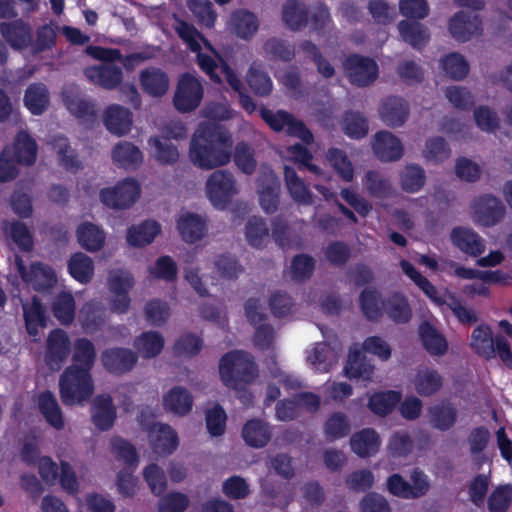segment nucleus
Instances as JSON below:
<instances>
[{"instance_id": "obj_4", "label": "nucleus", "mask_w": 512, "mask_h": 512, "mask_svg": "<svg viewBox=\"0 0 512 512\" xmlns=\"http://www.w3.org/2000/svg\"><path fill=\"white\" fill-rule=\"evenodd\" d=\"M260 116L265 123L275 132L285 131L291 137L299 138L306 145L314 142V136L306 124L296 119L291 113L285 110H272L261 107Z\"/></svg>"}, {"instance_id": "obj_55", "label": "nucleus", "mask_w": 512, "mask_h": 512, "mask_svg": "<svg viewBox=\"0 0 512 512\" xmlns=\"http://www.w3.org/2000/svg\"><path fill=\"white\" fill-rule=\"evenodd\" d=\"M400 267L402 271L417 285V287L432 301L437 304H441L442 300L438 296L436 287L430 282V280L423 276L414 265L408 260H401Z\"/></svg>"}, {"instance_id": "obj_35", "label": "nucleus", "mask_w": 512, "mask_h": 512, "mask_svg": "<svg viewBox=\"0 0 512 512\" xmlns=\"http://www.w3.org/2000/svg\"><path fill=\"white\" fill-rule=\"evenodd\" d=\"M430 425L439 431H448L457 422L458 412L450 402H441L428 409Z\"/></svg>"}, {"instance_id": "obj_30", "label": "nucleus", "mask_w": 512, "mask_h": 512, "mask_svg": "<svg viewBox=\"0 0 512 512\" xmlns=\"http://www.w3.org/2000/svg\"><path fill=\"white\" fill-rule=\"evenodd\" d=\"M419 337L424 349L432 356H443L448 350L446 338L428 321L420 324Z\"/></svg>"}, {"instance_id": "obj_54", "label": "nucleus", "mask_w": 512, "mask_h": 512, "mask_svg": "<svg viewBox=\"0 0 512 512\" xmlns=\"http://www.w3.org/2000/svg\"><path fill=\"white\" fill-rule=\"evenodd\" d=\"M112 159L119 167L128 168L141 164L143 154L136 145L130 142H121L113 148Z\"/></svg>"}, {"instance_id": "obj_25", "label": "nucleus", "mask_w": 512, "mask_h": 512, "mask_svg": "<svg viewBox=\"0 0 512 512\" xmlns=\"http://www.w3.org/2000/svg\"><path fill=\"white\" fill-rule=\"evenodd\" d=\"M103 121L109 132L123 136L131 130L132 112L121 105L112 104L106 108Z\"/></svg>"}, {"instance_id": "obj_61", "label": "nucleus", "mask_w": 512, "mask_h": 512, "mask_svg": "<svg viewBox=\"0 0 512 512\" xmlns=\"http://www.w3.org/2000/svg\"><path fill=\"white\" fill-rule=\"evenodd\" d=\"M342 129L352 139L364 138L369 130L367 118L357 111H348L342 119Z\"/></svg>"}, {"instance_id": "obj_48", "label": "nucleus", "mask_w": 512, "mask_h": 512, "mask_svg": "<svg viewBox=\"0 0 512 512\" xmlns=\"http://www.w3.org/2000/svg\"><path fill=\"white\" fill-rule=\"evenodd\" d=\"M96 358V349L91 340L82 337L74 341L71 365H77L81 369L91 372Z\"/></svg>"}, {"instance_id": "obj_38", "label": "nucleus", "mask_w": 512, "mask_h": 512, "mask_svg": "<svg viewBox=\"0 0 512 512\" xmlns=\"http://www.w3.org/2000/svg\"><path fill=\"white\" fill-rule=\"evenodd\" d=\"M415 391L422 397H430L443 387V377L431 368L419 369L413 379Z\"/></svg>"}, {"instance_id": "obj_43", "label": "nucleus", "mask_w": 512, "mask_h": 512, "mask_svg": "<svg viewBox=\"0 0 512 512\" xmlns=\"http://www.w3.org/2000/svg\"><path fill=\"white\" fill-rule=\"evenodd\" d=\"M242 437L248 446L262 448L270 441L271 430L268 423L260 419H251L244 424Z\"/></svg>"}, {"instance_id": "obj_52", "label": "nucleus", "mask_w": 512, "mask_h": 512, "mask_svg": "<svg viewBox=\"0 0 512 512\" xmlns=\"http://www.w3.org/2000/svg\"><path fill=\"white\" fill-rule=\"evenodd\" d=\"M174 29L179 38L187 44L191 52H197L201 50L199 40H201L208 49L214 51L211 43L196 29L193 24H190L183 19L177 18Z\"/></svg>"}, {"instance_id": "obj_41", "label": "nucleus", "mask_w": 512, "mask_h": 512, "mask_svg": "<svg viewBox=\"0 0 512 512\" xmlns=\"http://www.w3.org/2000/svg\"><path fill=\"white\" fill-rule=\"evenodd\" d=\"M161 226L154 220H145L139 225H132L127 231V242L133 247H144L153 242L160 233Z\"/></svg>"}, {"instance_id": "obj_47", "label": "nucleus", "mask_w": 512, "mask_h": 512, "mask_svg": "<svg viewBox=\"0 0 512 512\" xmlns=\"http://www.w3.org/2000/svg\"><path fill=\"white\" fill-rule=\"evenodd\" d=\"M344 371L345 375L350 379L371 381L374 366L366 360L365 355L361 351L355 350L349 353Z\"/></svg>"}, {"instance_id": "obj_17", "label": "nucleus", "mask_w": 512, "mask_h": 512, "mask_svg": "<svg viewBox=\"0 0 512 512\" xmlns=\"http://www.w3.org/2000/svg\"><path fill=\"white\" fill-rule=\"evenodd\" d=\"M280 188V181L273 171L259 177V202L266 213L271 214L277 211L280 202Z\"/></svg>"}, {"instance_id": "obj_12", "label": "nucleus", "mask_w": 512, "mask_h": 512, "mask_svg": "<svg viewBox=\"0 0 512 512\" xmlns=\"http://www.w3.org/2000/svg\"><path fill=\"white\" fill-rule=\"evenodd\" d=\"M259 300L249 298L244 304V310L247 320L256 327L254 333V344L262 350L269 349L274 340V329L272 325L263 323L266 320V314L259 310Z\"/></svg>"}, {"instance_id": "obj_2", "label": "nucleus", "mask_w": 512, "mask_h": 512, "mask_svg": "<svg viewBox=\"0 0 512 512\" xmlns=\"http://www.w3.org/2000/svg\"><path fill=\"white\" fill-rule=\"evenodd\" d=\"M219 374L225 386L237 388L252 383L258 376V368L250 353L232 350L221 357Z\"/></svg>"}, {"instance_id": "obj_42", "label": "nucleus", "mask_w": 512, "mask_h": 512, "mask_svg": "<svg viewBox=\"0 0 512 512\" xmlns=\"http://www.w3.org/2000/svg\"><path fill=\"white\" fill-rule=\"evenodd\" d=\"M51 145L57 153L59 164L65 170L77 172L82 169V162L79 160L78 154L71 148L69 140L64 135H55L52 138Z\"/></svg>"}, {"instance_id": "obj_46", "label": "nucleus", "mask_w": 512, "mask_h": 512, "mask_svg": "<svg viewBox=\"0 0 512 512\" xmlns=\"http://www.w3.org/2000/svg\"><path fill=\"white\" fill-rule=\"evenodd\" d=\"M380 292L375 288H365L359 295V304L363 315L369 321H378L383 315V302Z\"/></svg>"}, {"instance_id": "obj_49", "label": "nucleus", "mask_w": 512, "mask_h": 512, "mask_svg": "<svg viewBox=\"0 0 512 512\" xmlns=\"http://www.w3.org/2000/svg\"><path fill=\"white\" fill-rule=\"evenodd\" d=\"M134 347L146 359L158 356L164 348V338L157 331H146L136 337Z\"/></svg>"}, {"instance_id": "obj_7", "label": "nucleus", "mask_w": 512, "mask_h": 512, "mask_svg": "<svg viewBox=\"0 0 512 512\" xmlns=\"http://www.w3.org/2000/svg\"><path fill=\"white\" fill-rule=\"evenodd\" d=\"M410 479L412 483L394 473L387 479V489L392 495L403 499H418L427 494L430 483L422 470L415 468Z\"/></svg>"}, {"instance_id": "obj_28", "label": "nucleus", "mask_w": 512, "mask_h": 512, "mask_svg": "<svg viewBox=\"0 0 512 512\" xmlns=\"http://www.w3.org/2000/svg\"><path fill=\"white\" fill-rule=\"evenodd\" d=\"M177 229L184 242L193 244L205 236L207 227L201 216L186 212L177 219Z\"/></svg>"}, {"instance_id": "obj_20", "label": "nucleus", "mask_w": 512, "mask_h": 512, "mask_svg": "<svg viewBox=\"0 0 512 512\" xmlns=\"http://www.w3.org/2000/svg\"><path fill=\"white\" fill-rule=\"evenodd\" d=\"M375 156L383 162L397 161L403 156L404 148L398 137L388 131H379L373 140Z\"/></svg>"}, {"instance_id": "obj_58", "label": "nucleus", "mask_w": 512, "mask_h": 512, "mask_svg": "<svg viewBox=\"0 0 512 512\" xmlns=\"http://www.w3.org/2000/svg\"><path fill=\"white\" fill-rule=\"evenodd\" d=\"M402 189L407 193L420 191L426 182L424 169L418 164H408L400 173Z\"/></svg>"}, {"instance_id": "obj_57", "label": "nucleus", "mask_w": 512, "mask_h": 512, "mask_svg": "<svg viewBox=\"0 0 512 512\" xmlns=\"http://www.w3.org/2000/svg\"><path fill=\"white\" fill-rule=\"evenodd\" d=\"M400 399L401 394L397 391L376 392L370 396L368 407L374 414L386 416L393 411Z\"/></svg>"}, {"instance_id": "obj_39", "label": "nucleus", "mask_w": 512, "mask_h": 512, "mask_svg": "<svg viewBox=\"0 0 512 512\" xmlns=\"http://www.w3.org/2000/svg\"><path fill=\"white\" fill-rule=\"evenodd\" d=\"M152 157L160 165H174L179 159L178 147L163 136H152L148 139Z\"/></svg>"}, {"instance_id": "obj_36", "label": "nucleus", "mask_w": 512, "mask_h": 512, "mask_svg": "<svg viewBox=\"0 0 512 512\" xmlns=\"http://www.w3.org/2000/svg\"><path fill=\"white\" fill-rule=\"evenodd\" d=\"M284 181L291 198L304 205L313 203V194L306 182L297 175L296 170L288 165L284 166Z\"/></svg>"}, {"instance_id": "obj_23", "label": "nucleus", "mask_w": 512, "mask_h": 512, "mask_svg": "<svg viewBox=\"0 0 512 512\" xmlns=\"http://www.w3.org/2000/svg\"><path fill=\"white\" fill-rule=\"evenodd\" d=\"M11 149V156L19 165L32 166L37 159L38 145L36 140L25 130H20Z\"/></svg>"}, {"instance_id": "obj_1", "label": "nucleus", "mask_w": 512, "mask_h": 512, "mask_svg": "<svg viewBox=\"0 0 512 512\" xmlns=\"http://www.w3.org/2000/svg\"><path fill=\"white\" fill-rule=\"evenodd\" d=\"M231 134L219 127L202 126L192 136L189 148L191 162L202 170L228 164L232 157Z\"/></svg>"}, {"instance_id": "obj_24", "label": "nucleus", "mask_w": 512, "mask_h": 512, "mask_svg": "<svg viewBox=\"0 0 512 512\" xmlns=\"http://www.w3.org/2000/svg\"><path fill=\"white\" fill-rule=\"evenodd\" d=\"M139 82L142 90L149 96L162 97L169 88V77L158 67H147L140 72Z\"/></svg>"}, {"instance_id": "obj_59", "label": "nucleus", "mask_w": 512, "mask_h": 512, "mask_svg": "<svg viewBox=\"0 0 512 512\" xmlns=\"http://www.w3.org/2000/svg\"><path fill=\"white\" fill-rule=\"evenodd\" d=\"M246 240L250 246L261 249L269 236V228L262 217L249 218L245 227Z\"/></svg>"}, {"instance_id": "obj_8", "label": "nucleus", "mask_w": 512, "mask_h": 512, "mask_svg": "<svg viewBox=\"0 0 512 512\" xmlns=\"http://www.w3.org/2000/svg\"><path fill=\"white\" fill-rule=\"evenodd\" d=\"M140 192L139 183L134 179L126 178L113 188H103L100 191V200L109 208L126 209L137 201Z\"/></svg>"}, {"instance_id": "obj_34", "label": "nucleus", "mask_w": 512, "mask_h": 512, "mask_svg": "<svg viewBox=\"0 0 512 512\" xmlns=\"http://www.w3.org/2000/svg\"><path fill=\"white\" fill-rule=\"evenodd\" d=\"M282 20L292 31H300L307 26L309 9L301 0H287L282 7Z\"/></svg>"}, {"instance_id": "obj_62", "label": "nucleus", "mask_w": 512, "mask_h": 512, "mask_svg": "<svg viewBox=\"0 0 512 512\" xmlns=\"http://www.w3.org/2000/svg\"><path fill=\"white\" fill-rule=\"evenodd\" d=\"M440 67L445 74L454 80H462L469 73V64L459 53H449L440 60Z\"/></svg>"}, {"instance_id": "obj_14", "label": "nucleus", "mask_w": 512, "mask_h": 512, "mask_svg": "<svg viewBox=\"0 0 512 512\" xmlns=\"http://www.w3.org/2000/svg\"><path fill=\"white\" fill-rule=\"evenodd\" d=\"M137 360V353L129 348H108L101 354V361L105 370L116 375H122L131 371L136 365Z\"/></svg>"}, {"instance_id": "obj_21", "label": "nucleus", "mask_w": 512, "mask_h": 512, "mask_svg": "<svg viewBox=\"0 0 512 512\" xmlns=\"http://www.w3.org/2000/svg\"><path fill=\"white\" fill-rule=\"evenodd\" d=\"M92 422L101 431L109 430L116 419V408L113 399L108 394L97 395L91 406Z\"/></svg>"}, {"instance_id": "obj_29", "label": "nucleus", "mask_w": 512, "mask_h": 512, "mask_svg": "<svg viewBox=\"0 0 512 512\" xmlns=\"http://www.w3.org/2000/svg\"><path fill=\"white\" fill-rule=\"evenodd\" d=\"M397 28L402 40L416 50L423 49L430 40L429 29L419 21L401 20Z\"/></svg>"}, {"instance_id": "obj_40", "label": "nucleus", "mask_w": 512, "mask_h": 512, "mask_svg": "<svg viewBox=\"0 0 512 512\" xmlns=\"http://www.w3.org/2000/svg\"><path fill=\"white\" fill-rule=\"evenodd\" d=\"M163 406L166 411H170L178 416H184L192 410L193 397L186 388L176 386L164 395Z\"/></svg>"}, {"instance_id": "obj_33", "label": "nucleus", "mask_w": 512, "mask_h": 512, "mask_svg": "<svg viewBox=\"0 0 512 512\" xmlns=\"http://www.w3.org/2000/svg\"><path fill=\"white\" fill-rule=\"evenodd\" d=\"M350 446L356 455L366 458L378 452L380 437L374 429L364 428L351 436Z\"/></svg>"}, {"instance_id": "obj_16", "label": "nucleus", "mask_w": 512, "mask_h": 512, "mask_svg": "<svg viewBox=\"0 0 512 512\" xmlns=\"http://www.w3.org/2000/svg\"><path fill=\"white\" fill-rule=\"evenodd\" d=\"M83 73L89 82L106 90L116 89L123 81L122 68L115 64L89 66Z\"/></svg>"}, {"instance_id": "obj_37", "label": "nucleus", "mask_w": 512, "mask_h": 512, "mask_svg": "<svg viewBox=\"0 0 512 512\" xmlns=\"http://www.w3.org/2000/svg\"><path fill=\"white\" fill-rule=\"evenodd\" d=\"M77 241L82 248L89 252L100 251L105 244V232L91 222L81 223L76 230Z\"/></svg>"}, {"instance_id": "obj_26", "label": "nucleus", "mask_w": 512, "mask_h": 512, "mask_svg": "<svg viewBox=\"0 0 512 512\" xmlns=\"http://www.w3.org/2000/svg\"><path fill=\"white\" fill-rule=\"evenodd\" d=\"M228 27L237 37L248 40L252 38L259 28L257 16L246 9H238L231 13Z\"/></svg>"}, {"instance_id": "obj_19", "label": "nucleus", "mask_w": 512, "mask_h": 512, "mask_svg": "<svg viewBox=\"0 0 512 512\" xmlns=\"http://www.w3.org/2000/svg\"><path fill=\"white\" fill-rule=\"evenodd\" d=\"M149 442L155 454L167 456L177 449L179 439L177 433L168 424L158 423L149 432Z\"/></svg>"}, {"instance_id": "obj_32", "label": "nucleus", "mask_w": 512, "mask_h": 512, "mask_svg": "<svg viewBox=\"0 0 512 512\" xmlns=\"http://www.w3.org/2000/svg\"><path fill=\"white\" fill-rule=\"evenodd\" d=\"M22 308L26 331L36 337L39 329L47 325L45 308L37 296H33L31 302L23 303Z\"/></svg>"}, {"instance_id": "obj_31", "label": "nucleus", "mask_w": 512, "mask_h": 512, "mask_svg": "<svg viewBox=\"0 0 512 512\" xmlns=\"http://www.w3.org/2000/svg\"><path fill=\"white\" fill-rule=\"evenodd\" d=\"M38 409L46 422L56 430H62L65 426L63 413L55 395L49 391H43L39 394Z\"/></svg>"}, {"instance_id": "obj_9", "label": "nucleus", "mask_w": 512, "mask_h": 512, "mask_svg": "<svg viewBox=\"0 0 512 512\" xmlns=\"http://www.w3.org/2000/svg\"><path fill=\"white\" fill-rule=\"evenodd\" d=\"M208 198L216 207H225L237 193L234 175L227 170H216L206 182Z\"/></svg>"}, {"instance_id": "obj_18", "label": "nucleus", "mask_w": 512, "mask_h": 512, "mask_svg": "<svg viewBox=\"0 0 512 512\" xmlns=\"http://www.w3.org/2000/svg\"><path fill=\"white\" fill-rule=\"evenodd\" d=\"M409 113L410 109L407 101L399 96L385 98L379 108L381 120L392 128L404 125Z\"/></svg>"}, {"instance_id": "obj_60", "label": "nucleus", "mask_w": 512, "mask_h": 512, "mask_svg": "<svg viewBox=\"0 0 512 512\" xmlns=\"http://www.w3.org/2000/svg\"><path fill=\"white\" fill-rule=\"evenodd\" d=\"M326 157L343 181L351 182L353 180L354 168L345 151L332 147L328 149Z\"/></svg>"}, {"instance_id": "obj_10", "label": "nucleus", "mask_w": 512, "mask_h": 512, "mask_svg": "<svg viewBox=\"0 0 512 512\" xmlns=\"http://www.w3.org/2000/svg\"><path fill=\"white\" fill-rule=\"evenodd\" d=\"M472 216L475 223L483 227H492L498 224L505 215V206L500 199L484 194L473 200Z\"/></svg>"}, {"instance_id": "obj_13", "label": "nucleus", "mask_w": 512, "mask_h": 512, "mask_svg": "<svg viewBox=\"0 0 512 512\" xmlns=\"http://www.w3.org/2000/svg\"><path fill=\"white\" fill-rule=\"evenodd\" d=\"M70 348L71 342L64 330L56 328L50 331L45 355V361L49 368L54 371L59 370L69 356Z\"/></svg>"}, {"instance_id": "obj_27", "label": "nucleus", "mask_w": 512, "mask_h": 512, "mask_svg": "<svg viewBox=\"0 0 512 512\" xmlns=\"http://www.w3.org/2000/svg\"><path fill=\"white\" fill-rule=\"evenodd\" d=\"M452 243L470 256H480L485 251V244L478 233L470 228L455 227L451 232Z\"/></svg>"}, {"instance_id": "obj_11", "label": "nucleus", "mask_w": 512, "mask_h": 512, "mask_svg": "<svg viewBox=\"0 0 512 512\" xmlns=\"http://www.w3.org/2000/svg\"><path fill=\"white\" fill-rule=\"evenodd\" d=\"M16 266L21 279L35 291H47L53 288L57 282L54 270L44 263H33L28 270L23 260L16 256Z\"/></svg>"}, {"instance_id": "obj_51", "label": "nucleus", "mask_w": 512, "mask_h": 512, "mask_svg": "<svg viewBox=\"0 0 512 512\" xmlns=\"http://www.w3.org/2000/svg\"><path fill=\"white\" fill-rule=\"evenodd\" d=\"M493 341L491 327L488 324H480L472 332L470 346L477 355L489 360L493 358Z\"/></svg>"}, {"instance_id": "obj_44", "label": "nucleus", "mask_w": 512, "mask_h": 512, "mask_svg": "<svg viewBox=\"0 0 512 512\" xmlns=\"http://www.w3.org/2000/svg\"><path fill=\"white\" fill-rule=\"evenodd\" d=\"M382 304L388 317L395 323L405 324L410 321L412 310L402 293H391Z\"/></svg>"}, {"instance_id": "obj_45", "label": "nucleus", "mask_w": 512, "mask_h": 512, "mask_svg": "<svg viewBox=\"0 0 512 512\" xmlns=\"http://www.w3.org/2000/svg\"><path fill=\"white\" fill-rule=\"evenodd\" d=\"M67 268L70 276L81 284H88L94 276V262L83 252L73 253Z\"/></svg>"}, {"instance_id": "obj_63", "label": "nucleus", "mask_w": 512, "mask_h": 512, "mask_svg": "<svg viewBox=\"0 0 512 512\" xmlns=\"http://www.w3.org/2000/svg\"><path fill=\"white\" fill-rule=\"evenodd\" d=\"M246 81L257 96L265 97L272 91L273 83L268 73L254 65L249 68Z\"/></svg>"}, {"instance_id": "obj_6", "label": "nucleus", "mask_w": 512, "mask_h": 512, "mask_svg": "<svg viewBox=\"0 0 512 512\" xmlns=\"http://www.w3.org/2000/svg\"><path fill=\"white\" fill-rule=\"evenodd\" d=\"M349 82L357 87H367L376 81L379 68L376 61L357 53L349 54L343 61Z\"/></svg>"}, {"instance_id": "obj_53", "label": "nucleus", "mask_w": 512, "mask_h": 512, "mask_svg": "<svg viewBox=\"0 0 512 512\" xmlns=\"http://www.w3.org/2000/svg\"><path fill=\"white\" fill-rule=\"evenodd\" d=\"M323 431L328 442L348 436L351 431V425L347 415L340 411L333 412L326 419Z\"/></svg>"}, {"instance_id": "obj_15", "label": "nucleus", "mask_w": 512, "mask_h": 512, "mask_svg": "<svg viewBox=\"0 0 512 512\" xmlns=\"http://www.w3.org/2000/svg\"><path fill=\"white\" fill-rule=\"evenodd\" d=\"M448 29L458 42H467L482 31V21L476 14L458 11L450 19Z\"/></svg>"}, {"instance_id": "obj_3", "label": "nucleus", "mask_w": 512, "mask_h": 512, "mask_svg": "<svg viewBox=\"0 0 512 512\" xmlns=\"http://www.w3.org/2000/svg\"><path fill=\"white\" fill-rule=\"evenodd\" d=\"M59 393L62 403L66 406L89 401L94 393L91 372L77 365L66 367L59 378Z\"/></svg>"}, {"instance_id": "obj_5", "label": "nucleus", "mask_w": 512, "mask_h": 512, "mask_svg": "<svg viewBox=\"0 0 512 512\" xmlns=\"http://www.w3.org/2000/svg\"><path fill=\"white\" fill-rule=\"evenodd\" d=\"M204 96L201 81L191 73H183L178 80L173 96V105L181 113L194 111L199 107Z\"/></svg>"}, {"instance_id": "obj_64", "label": "nucleus", "mask_w": 512, "mask_h": 512, "mask_svg": "<svg viewBox=\"0 0 512 512\" xmlns=\"http://www.w3.org/2000/svg\"><path fill=\"white\" fill-rule=\"evenodd\" d=\"M315 259L305 253L297 254L291 261V277L297 282H305L309 280L315 270Z\"/></svg>"}, {"instance_id": "obj_50", "label": "nucleus", "mask_w": 512, "mask_h": 512, "mask_svg": "<svg viewBox=\"0 0 512 512\" xmlns=\"http://www.w3.org/2000/svg\"><path fill=\"white\" fill-rule=\"evenodd\" d=\"M23 101L33 115H41L48 107L49 92L43 83H32L27 87Z\"/></svg>"}, {"instance_id": "obj_56", "label": "nucleus", "mask_w": 512, "mask_h": 512, "mask_svg": "<svg viewBox=\"0 0 512 512\" xmlns=\"http://www.w3.org/2000/svg\"><path fill=\"white\" fill-rule=\"evenodd\" d=\"M53 316L62 325H70L75 318V299L70 292L59 293L52 303Z\"/></svg>"}, {"instance_id": "obj_22", "label": "nucleus", "mask_w": 512, "mask_h": 512, "mask_svg": "<svg viewBox=\"0 0 512 512\" xmlns=\"http://www.w3.org/2000/svg\"><path fill=\"white\" fill-rule=\"evenodd\" d=\"M0 33L13 49H24L32 41L31 27L22 19L2 22L0 24Z\"/></svg>"}]
</instances>
